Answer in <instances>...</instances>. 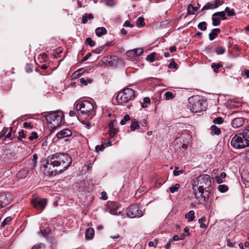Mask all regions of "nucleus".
Segmentation results:
<instances>
[{
  "label": "nucleus",
  "mask_w": 249,
  "mask_h": 249,
  "mask_svg": "<svg viewBox=\"0 0 249 249\" xmlns=\"http://www.w3.org/2000/svg\"><path fill=\"white\" fill-rule=\"evenodd\" d=\"M50 229L48 228H47L44 230L41 231V233L43 236H46L50 233Z\"/></svg>",
  "instance_id": "864d4df0"
},
{
  "label": "nucleus",
  "mask_w": 249,
  "mask_h": 249,
  "mask_svg": "<svg viewBox=\"0 0 249 249\" xmlns=\"http://www.w3.org/2000/svg\"><path fill=\"white\" fill-rule=\"evenodd\" d=\"M18 134H19V137L20 138H25V135L24 134V133L23 130L19 131L18 133Z\"/></svg>",
  "instance_id": "69168bd1"
},
{
  "label": "nucleus",
  "mask_w": 249,
  "mask_h": 249,
  "mask_svg": "<svg viewBox=\"0 0 249 249\" xmlns=\"http://www.w3.org/2000/svg\"><path fill=\"white\" fill-rule=\"evenodd\" d=\"M231 144L234 148L236 149H243L249 146L245 129L243 132L236 134L232 137Z\"/></svg>",
  "instance_id": "20e7f679"
},
{
  "label": "nucleus",
  "mask_w": 249,
  "mask_h": 249,
  "mask_svg": "<svg viewBox=\"0 0 249 249\" xmlns=\"http://www.w3.org/2000/svg\"><path fill=\"white\" fill-rule=\"evenodd\" d=\"M137 25L138 27H142L145 25L144 20L142 17H139L137 20Z\"/></svg>",
  "instance_id": "72a5a7b5"
},
{
  "label": "nucleus",
  "mask_w": 249,
  "mask_h": 249,
  "mask_svg": "<svg viewBox=\"0 0 249 249\" xmlns=\"http://www.w3.org/2000/svg\"><path fill=\"white\" fill-rule=\"evenodd\" d=\"M215 179L216 180V182L218 183H221L222 182V178L220 177H216Z\"/></svg>",
  "instance_id": "338daca9"
},
{
  "label": "nucleus",
  "mask_w": 249,
  "mask_h": 249,
  "mask_svg": "<svg viewBox=\"0 0 249 249\" xmlns=\"http://www.w3.org/2000/svg\"><path fill=\"white\" fill-rule=\"evenodd\" d=\"M198 28L202 31H205L207 29L206 23L204 21L200 22L198 24Z\"/></svg>",
  "instance_id": "c9c22d12"
},
{
  "label": "nucleus",
  "mask_w": 249,
  "mask_h": 249,
  "mask_svg": "<svg viewBox=\"0 0 249 249\" xmlns=\"http://www.w3.org/2000/svg\"><path fill=\"white\" fill-rule=\"evenodd\" d=\"M12 220V218L11 217H6L2 222V223L1 224V227H4L5 225L8 224L9 222H11Z\"/></svg>",
  "instance_id": "c03bdc74"
},
{
  "label": "nucleus",
  "mask_w": 249,
  "mask_h": 249,
  "mask_svg": "<svg viewBox=\"0 0 249 249\" xmlns=\"http://www.w3.org/2000/svg\"><path fill=\"white\" fill-rule=\"evenodd\" d=\"M173 241L172 240H170L165 245V247L166 248H169L171 245V243H172Z\"/></svg>",
  "instance_id": "774afa93"
},
{
  "label": "nucleus",
  "mask_w": 249,
  "mask_h": 249,
  "mask_svg": "<svg viewBox=\"0 0 249 249\" xmlns=\"http://www.w3.org/2000/svg\"><path fill=\"white\" fill-rule=\"evenodd\" d=\"M225 12H226L229 16H233L235 15V13L233 9H230L228 7H227L225 9Z\"/></svg>",
  "instance_id": "e433bc0d"
},
{
  "label": "nucleus",
  "mask_w": 249,
  "mask_h": 249,
  "mask_svg": "<svg viewBox=\"0 0 249 249\" xmlns=\"http://www.w3.org/2000/svg\"><path fill=\"white\" fill-rule=\"evenodd\" d=\"M52 163L56 167H60L63 169H66L71 164L72 160L69 155L64 153H57L53 154L51 158Z\"/></svg>",
  "instance_id": "f03ea898"
},
{
  "label": "nucleus",
  "mask_w": 249,
  "mask_h": 249,
  "mask_svg": "<svg viewBox=\"0 0 249 249\" xmlns=\"http://www.w3.org/2000/svg\"><path fill=\"white\" fill-rule=\"evenodd\" d=\"M11 199V195L9 193L0 195V204L2 207L8 204Z\"/></svg>",
  "instance_id": "4468645a"
},
{
  "label": "nucleus",
  "mask_w": 249,
  "mask_h": 249,
  "mask_svg": "<svg viewBox=\"0 0 249 249\" xmlns=\"http://www.w3.org/2000/svg\"><path fill=\"white\" fill-rule=\"evenodd\" d=\"M127 215L131 218L140 217L143 215V212L140 210L137 205L134 204L130 206L127 208Z\"/></svg>",
  "instance_id": "1a4fd4ad"
},
{
  "label": "nucleus",
  "mask_w": 249,
  "mask_h": 249,
  "mask_svg": "<svg viewBox=\"0 0 249 249\" xmlns=\"http://www.w3.org/2000/svg\"><path fill=\"white\" fill-rule=\"evenodd\" d=\"M156 55V53H152L147 56L146 59L150 62H153L155 60Z\"/></svg>",
  "instance_id": "473e14b6"
},
{
  "label": "nucleus",
  "mask_w": 249,
  "mask_h": 249,
  "mask_svg": "<svg viewBox=\"0 0 249 249\" xmlns=\"http://www.w3.org/2000/svg\"><path fill=\"white\" fill-rule=\"evenodd\" d=\"M214 16H217L220 17L222 19H226L225 14L224 11L218 12L214 13Z\"/></svg>",
  "instance_id": "4c0bfd02"
},
{
  "label": "nucleus",
  "mask_w": 249,
  "mask_h": 249,
  "mask_svg": "<svg viewBox=\"0 0 249 249\" xmlns=\"http://www.w3.org/2000/svg\"><path fill=\"white\" fill-rule=\"evenodd\" d=\"M217 16H214V14L212 15L213 25V26H218L220 23V20L219 18L216 17Z\"/></svg>",
  "instance_id": "cd10ccee"
},
{
  "label": "nucleus",
  "mask_w": 249,
  "mask_h": 249,
  "mask_svg": "<svg viewBox=\"0 0 249 249\" xmlns=\"http://www.w3.org/2000/svg\"><path fill=\"white\" fill-rule=\"evenodd\" d=\"M37 159H38L37 155L36 154H34L33 156V162L34 167H35L36 166V164Z\"/></svg>",
  "instance_id": "bf43d9fd"
},
{
  "label": "nucleus",
  "mask_w": 249,
  "mask_h": 249,
  "mask_svg": "<svg viewBox=\"0 0 249 249\" xmlns=\"http://www.w3.org/2000/svg\"><path fill=\"white\" fill-rule=\"evenodd\" d=\"M90 55H91V53H88V54H87L86 55V56H85L83 57V58L82 59V62H84V61L87 60L89 59V58L90 56Z\"/></svg>",
  "instance_id": "0e129e2a"
},
{
  "label": "nucleus",
  "mask_w": 249,
  "mask_h": 249,
  "mask_svg": "<svg viewBox=\"0 0 249 249\" xmlns=\"http://www.w3.org/2000/svg\"><path fill=\"white\" fill-rule=\"evenodd\" d=\"M56 166L53 163H52L51 159H48L46 164L44 166V173L48 175H53V174H56V170L53 169Z\"/></svg>",
  "instance_id": "f8f14e48"
},
{
  "label": "nucleus",
  "mask_w": 249,
  "mask_h": 249,
  "mask_svg": "<svg viewBox=\"0 0 249 249\" xmlns=\"http://www.w3.org/2000/svg\"><path fill=\"white\" fill-rule=\"evenodd\" d=\"M180 185L178 183L175 184L174 185L171 186L169 187V189L171 193H174L177 192L179 188Z\"/></svg>",
  "instance_id": "2f4dec72"
},
{
  "label": "nucleus",
  "mask_w": 249,
  "mask_h": 249,
  "mask_svg": "<svg viewBox=\"0 0 249 249\" xmlns=\"http://www.w3.org/2000/svg\"><path fill=\"white\" fill-rule=\"evenodd\" d=\"M23 127L26 128L31 129L32 125L31 123L24 122L23 123Z\"/></svg>",
  "instance_id": "13d9d810"
},
{
  "label": "nucleus",
  "mask_w": 249,
  "mask_h": 249,
  "mask_svg": "<svg viewBox=\"0 0 249 249\" xmlns=\"http://www.w3.org/2000/svg\"><path fill=\"white\" fill-rule=\"evenodd\" d=\"M217 8V5H215L214 2H208L203 7L202 10L213 9Z\"/></svg>",
  "instance_id": "b1692460"
},
{
  "label": "nucleus",
  "mask_w": 249,
  "mask_h": 249,
  "mask_svg": "<svg viewBox=\"0 0 249 249\" xmlns=\"http://www.w3.org/2000/svg\"><path fill=\"white\" fill-rule=\"evenodd\" d=\"M107 33V31L104 27H98L95 30L96 35L98 36H101L103 35H105Z\"/></svg>",
  "instance_id": "4be33fe9"
},
{
  "label": "nucleus",
  "mask_w": 249,
  "mask_h": 249,
  "mask_svg": "<svg viewBox=\"0 0 249 249\" xmlns=\"http://www.w3.org/2000/svg\"><path fill=\"white\" fill-rule=\"evenodd\" d=\"M130 120V116L128 114H126L124 117V118L121 121L120 124L121 125H124L126 122Z\"/></svg>",
  "instance_id": "ea45409f"
},
{
  "label": "nucleus",
  "mask_w": 249,
  "mask_h": 249,
  "mask_svg": "<svg viewBox=\"0 0 249 249\" xmlns=\"http://www.w3.org/2000/svg\"><path fill=\"white\" fill-rule=\"evenodd\" d=\"M119 208V206L118 203L115 202H108L107 203V211L109 213L114 215H118L120 213L117 212Z\"/></svg>",
  "instance_id": "ddd939ff"
},
{
  "label": "nucleus",
  "mask_w": 249,
  "mask_h": 249,
  "mask_svg": "<svg viewBox=\"0 0 249 249\" xmlns=\"http://www.w3.org/2000/svg\"><path fill=\"white\" fill-rule=\"evenodd\" d=\"M38 137L37 134L36 132H33L31 133V135L29 137V139L30 140H33L34 139H37Z\"/></svg>",
  "instance_id": "603ef678"
},
{
  "label": "nucleus",
  "mask_w": 249,
  "mask_h": 249,
  "mask_svg": "<svg viewBox=\"0 0 249 249\" xmlns=\"http://www.w3.org/2000/svg\"><path fill=\"white\" fill-rule=\"evenodd\" d=\"M206 101L199 95L193 96L189 98L188 107L194 113L200 112L205 110Z\"/></svg>",
  "instance_id": "7ed1b4c3"
},
{
  "label": "nucleus",
  "mask_w": 249,
  "mask_h": 249,
  "mask_svg": "<svg viewBox=\"0 0 249 249\" xmlns=\"http://www.w3.org/2000/svg\"><path fill=\"white\" fill-rule=\"evenodd\" d=\"M150 103V99L148 97H145L143 99V103L141 104V106L142 108H145L147 107V104Z\"/></svg>",
  "instance_id": "f704fd0d"
},
{
  "label": "nucleus",
  "mask_w": 249,
  "mask_h": 249,
  "mask_svg": "<svg viewBox=\"0 0 249 249\" xmlns=\"http://www.w3.org/2000/svg\"><path fill=\"white\" fill-rule=\"evenodd\" d=\"M28 173V171L26 170H20L18 173V176L19 177L23 178L24 177H26Z\"/></svg>",
  "instance_id": "79ce46f5"
},
{
  "label": "nucleus",
  "mask_w": 249,
  "mask_h": 249,
  "mask_svg": "<svg viewBox=\"0 0 249 249\" xmlns=\"http://www.w3.org/2000/svg\"><path fill=\"white\" fill-rule=\"evenodd\" d=\"M143 52V50L142 48H137L128 51L126 55L128 57H136L141 54Z\"/></svg>",
  "instance_id": "dca6fc26"
},
{
  "label": "nucleus",
  "mask_w": 249,
  "mask_h": 249,
  "mask_svg": "<svg viewBox=\"0 0 249 249\" xmlns=\"http://www.w3.org/2000/svg\"><path fill=\"white\" fill-rule=\"evenodd\" d=\"M220 32V30L219 29H213L212 30L211 32L209 35V39L211 41L214 39L217 36L218 33Z\"/></svg>",
  "instance_id": "6ab92c4d"
},
{
  "label": "nucleus",
  "mask_w": 249,
  "mask_h": 249,
  "mask_svg": "<svg viewBox=\"0 0 249 249\" xmlns=\"http://www.w3.org/2000/svg\"><path fill=\"white\" fill-rule=\"evenodd\" d=\"M225 52V49L222 47H218L216 50V53L217 54H222Z\"/></svg>",
  "instance_id": "49530a36"
},
{
  "label": "nucleus",
  "mask_w": 249,
  "mask_h": 249,
  "mask_svg": "<svg viewBox=\"0 0 249 249\" xmlns=\"http://www.w3.org/2000/svg\"><path fill=\"white\" fill-rule=\"evenodd\" d=\"M222 66L221 63H212L211 64V67L213 69V71L215 72H217L219 71V69Z\"/></svg>",
  "instance_id": "7c9ffc66"
},
{
  "label": "nucleus",
  "mask_w": 249,
  "mask_h": 249,
  "mask_svg": "<svg viewBox=\"0 0 249 249\" xmlns=\"http://www.w3.org/2000/svg\"><path fill=\"white\" fill-rule=\"evenodd\" d=\"M85 71V70L83 68H82V69H80L78 70H77L76 71H75L73 73V76L74 77H80L82 74H83Z\"/></svg>",
  "instance_id": "c85d7f7f"
},
{
  "label": "nucleus",
  "mask_w": 249,
  "mask_h": 249,
  "mask_svg": "<svg viewBox=\"0 0 249 249\" xmlns=\"http://www.w3.org/2000/svg\"><path fill=\"white\" fill-rule=\"evenodd\" d=\"M244 124V119L243 117H235L231 121V125L235 128L241 127Z\"/></svg>",
  "instance_id": "2eb2a0df"
},
{
  "label": "nucleus",
  "mask_w": 249,
  "mask_h": 249,
  "mask_svg": "<svg viewBox=\"0 0 249 249\" xmlns=\"http://www.w3.org/2000/svg\"><path fill=\"white\" fill-rule=\"evenodd\" d=\"M174 147H175V150L178 151V152H183L184 151H183V146H182V143H181V142H178V143L177 142V139H176L175 140V141H174Z\"/></svg>",
  "instance_id": "412c9836"
},
{
  "label": "nucleus",
  "mask_w": 249,
  "mask_h": 249,
  "mask_svg": "<svg viewBox=\"0 0 249 249\" xmlns=\"http://www.w3.org/2000/svg\"><path fill=\"white\" fill-rule=\"evenodd\" d=\"M85 43L86 44L89 45L90 47H93L94 45V42L91 39V38L88 37L86 39Z\"/></svg>",
  "instance_id": "a18cd8bd"
},
{
  "label": "nucleus",
  "mask_w": 249,
  "mask_h": 249,
  "mask_svg": "<svg viewBox=\"0 0 249 249\" xmlns=\"http://www.w3.org/2000/svg\"><path fill=\"white\" fill-rule=\"evenodd\" d=\"M140 127V125L138 121L135 119L131 120V124L130 125V129L132 131H134L136 129Z\"/></svg>",
  "instance_id": "393cba45"
},
{
  "label": "nucleus",
  "mask_w": 249,
  "mask_h": 249,
  "mask_svg": "<svg viewBox=\"0 0 249 249\" xmlns=\"http://www.w3.org/2000/svg\"><path fill=\"white\" fill-rule=\"evenodd\" d=\"M213 122L216 124H222L223 122V120L221 117H217L213 120Z\"/></svg>",
  "instance_id": "de8ad7c7"
},
{
  "label": "nucleus",
  "mask_w": 249,
  "mask_h": 249,
  "mask_svg": "<svg viewBox=\"0 0 249 249\" xmlns=\"http://www.w3.org/2000/svg\"><path fill=\"white\" fill-rule=\"evenodd\" d=\"M211 190L209 189H198L194 191L195 197L199 202L202 204L206 203L209 198Z\"/></svg>",
  "instance_id": "6e6552de"
},
{
  "label": "nucleus",
  "mask_w": 249,
  "mask_h": 249,
  "mask_svg": "<svg viewBox=\"0 0 249 249\" xmlns=\"http://www.w3.org/2000/svg\"><path fill=\"white\" fill-rule=\"evenodd\" d=\"M185 217L188 219L189 222L193 221L195 218V212L193 210L190 211L188 213L185 214Z\"/></svg>",
  "instance_id": "5701e85b"
},
{
  "label": "nucleus",
  "mask_w": 249,
  "mask_h": 249,
  "mask_svg": "<svg viewBox=\"0 0 249 249\" xmlns=\"http://www.w3.org/2000/svg\"><path fill=\"white\" fill-rule=\"evenodd\" d=\"M124 26L126 27H130L133 28L134 27V25L132 24H131L130 21L126 20L125 21V22L124 24Z\"/></svg>",
  "instance_id": "6e6d98bb"
},
{
  "label": "nucleus",
  "mask_w": 249,
  "mask_h": 249,
  "mask_svg": "<svg viewBox=\"0 0 249 249\" xmlns=\"http://www.w3.org/2000/svg\"><path fill=\"white\" fill-rule=\"evenodd\" d=\"M94 234V230L91 228H88L86 231L85 236L87 239H91L93 238Z\"/></svg>",
  "instance_id": "aec40b11"
},
{
  "label": "nucleus",
  "mask_w": 249,
  "mask_h": 249,
  "mask_svg": "<svg viewBox=\"0 0 249 249\" xmlns=\"http://www.w3.org/2000/svg\"><path fill=\"white\" fill-rule=\"evenodd\" d=\"M74 105L75 108L79 113L90 116V118L95 114L93 104L88 101H77Z\"/></svg>",
  "instance_id": "f257e3e1"
},
{
  "label": "nucleus",
  "mask_w": 249,
  "mask_h": 249,
  "mask_svg": "<svg viewBox=\"0 0 249 249\" xmlns=\"http://www.w3.org/2000/svg\"><path fill=\"white\" fill-rule=\"evenodd\" d=\"M63 115L62 111L53 112L46 115V120L50 125L52 132L61 124Z\"/></svg>",
  "instance_id": "423d86ee"
},
{
  "label": "nucleus",
  "mask_w": 249,
  "mask_h": 249,
  "mask_svg": "<svg viewBox=\"0 0 249 249\" xmlns=\"http://www.w3.org/2000/svg\"><path fill=\"white\" fill-rule=\"evenodd\" d=\"M218 190L221 193L226 192L228 188V187L225 185H220L218 187Z\"/></svg>",
  "instance_id": "a19ab883"
},
{
  "label": "nucleus",
  "mask_w": 249,
  "mask_h": 249,
  "mask_svg": "<svg viewBox=\"0 0 249 249\" xmlns=\"http://www.w3.org/2000/svg\"><path fill=\"white\" fill-rule=\"evenodd\" d=\"M103 49V47H100L97 48L96 49H95L93 51V52L95 53L99 54L100 53V52L102 51Z\"/></svg>",
  "instance_id": "052dcab7"
},
{
  "label": "nucleus",
  "mask_w": 249,
  "mask_h": 249,
  "mask_svg": "<svg viewBox=\"0 0 249 249\" xmlns=\"http://www.w3.org/2000/svg\"><path fill=\"white\" fill-rule=\"evenodd\" d=\"M89 83H91L92 82V80L91 79H87V80L85 79L84 78H82L80 79V82L81 83L83 84V85L86 86L88 84V82Z\"/></svg>",
  "instance_id": "09e8293b"
},
{
  "label": "nucleus",
  "mask_w": 249,
  "mask_h": 249,
  "mask_svg": "<svg viewBox=\"0 0 249 249\" xmlns=\"http://www.w3.org/2000/svg\"><path fill=\"white\" fill-rule=\"evenodd\" d=\"M72 134L71 131L68 128L64 129L56 134V136L58 139H62L64 137H69Z\"/></svg>",
  "instance_id": "f3484780"
},
{
  "label": "nucleus",
  "mask_w": 249,
  "mask_h": 249,
  "mask_svg": "<svg viewBox=\"0 0 249 249\" xmlns=\"http://www.w3.org/2000/svg\"><path fill=\"white\" fill-rule=\"evenodd\" d=\"M168 67L170 69H177V64L175 63L174 60H172L169 64L168 65Z\"/></svg>",
  "instance_id": "8fccbe9b"
},
{
  "label": "nucleus",
  "mask_w": 249,
  "mask_h": 249,
  "mask_svg": "<svg viewBox=\"0 0 249 249\" xmlns=\"http://www.w3.org/2000/svg\"><path fill=\"white\" fill-rule=\"evenodd\" d=\"M105 148V146L103 144L98 145L95 147V150L96 152H99L103 151Z\"/></svg>",
  "instance_id": "5fc2aeb1"
},
{
  "label": "nucleus",
  "mask_w": 249,
  "mask_h": 249,
  "mask_svg": "<svg viewBox=\"0 0 249 249\" xmlns=\"http://www.w3.org/2000/svg\"><path fill=\"white\" fill-rule=\"evenodd\" d=\"M214 2L215 5H216V6L217 5V8L219 6L222 5V4L223 3V1L221 0H215Z\"/></svg>",
  "instance_id": "e2e57ef3"
},
{
  "label": "nucleus",
  "mask_w": 249,
  "mask_h": 249,
  "mask_svg": "<svg viewBox=\"0 0 249 249\" xmlns=\"http://www.w3.org/2000/svg\"><path fill=\"white\" fill-rule=\"evenodd\" d=\"M41 247H43V249H44L45 246L43 244H41L38 245L37 246V245L34 246V247H32V248L31 249H41Z\"/></svg>",
  "instance_id": "680f3d73"
},
{
  "label": "nucleus",
  "mask_w": 249,
  "mask_h": 249,
  "mask_svg": "<svg viewBox=\"0 0 249 249\" xmlns=\"http://www.w3.org/2000/svg\"><path fill=\"white\" fill-rule=\"evenodd\" d=\"M114 121H113L109 123L108 124L109 129V137L111 138H113L118 132V129L114 127Z\"/></svg>",
  "instance_id": "a211bd4d"
},
{
  "label": "nucleus",
  "mask_w": 249,
  "mask_h": 249,
  "mask_svg": "<svg viewBox=\"0 0 249 249\" xmlns=\"http://www.w3.org/2000/svg\"><path fill=\"white\" fill-rule=\"evenodd\" d=\"M211 129L212 134L213 135H219L220 134L221 131L220 129L214 124L212 125Z\"/></svg>",
  "instance_id": "bb28decb"
},
{
  "label": "nucleus",
  "mask_w": 249,
  "mask_h": 249,
  "mask_svg": "<svg viewBox=\"0 0 249 249\" xmlns=\"http://www.w3.org/2000/svg\"><path fill=\"white\" fill-rule=\"evenodd\" d=\"M183 171L182 170H179L178 167H176L173 171L174 175L175 176H178L180 173H182Z\"/></svg>",
  "instance_id": "3c124183"
},
{
  "label": "nucleus",
  "mask_w": 249,
  "mask_h": 249,
  "mask_svg": "<svg viewBox=\"0 0 249 249\" xmlns=\"http://www.w3.org/2000/svg\"><path fill=\"white\" fill-rule=\"evenodd\" d=\"M106 4L109 7H113L115 5V3L113 0H107L106 2Z\"/></svg>",
  "instance_id": "4d7b16f0"
},
{
  "label": "nucleus",
  "mask_w": 249,
  "mask_h": 249,
  "mask_svg": "<svg viewBox=\"0 0 249 249\" xmlns=\"http://www.w3.org/2000/svg\"><path fill=\"white\" fill-rule=\"evenodd\" d=\"M164 95L166 100H170L174 98V95L172 92L167 91L165 93Z\"/></svg>",
  "instance_id": "58836bf2"
},
{
  "label": "nucleus",
  "mask_w": 249,
  "mask_h": 249,
  "mask_svg": "<svg viewBox=\"0 0 249 249\" xmlns=\"http://www.w3.org/2000/svg\"><path fill=\"white\" fill-rule=\"evenodd\" d=\"M212 185V180L209 175L204 174L198 176L193 184L194 191L198 189H209Z\"/></svg>",
  "instance_id": "39448f33"
},
{
  "label": "nucleus",
  "mask_w": 249,
  "mask_h": 249,
  "mask_svg": "<svg viewBox=\"0 0 249 249\" xmlns=\"http://www.w3.org/2000/svg\"><path fill=\"white\" fill-rule=\"evenodd\" d=\"M93 18V16L92 14H89L88 15L87 14L84 15L82 17V23L85 24L87 22L89 19Z\"/></svg>",
  "instance_id": "a878e982"
},
{
  "label": "nucleus",
  "mask_w": 249,
  "mask_h": 249,
  "mask_svg": "<svg viewBox=\"0 0 249 249\" xmlns=\"http://www.w3.org/2000/svg\"><path fill=\"white\" fill-rule=\"evenodd\" d=\"M135 96V91L133 89L125 88L117 94L116 100L119 104H123L133 100Z\"/></svg>",
  "instance_id": "0eeeda50"
},
{
  "label": "nucleus",
  "mask_w": 249,
  "mask_h": 249,
  "mask_svg": "<svg viewBox=\"0 0 249 249\" xmlns=\"http://www.w3.org/2000/svg\"><path fill=\"white\" fill-rule=\"evenodd\" d=\"M190 140V136L186 133L182 134L180 137L177 138V142H181L183 146V151H185L188 148V144Z\"/></svg>",
  "instance_id": "9d476101"
},
{
  "label": "nucleus",
  "mask_w": 249,
  "mask_h": 249,
  "mask_svg": "<svg viewBox=\"0 0 249 249\" xmlns=\"http://www.w3.org/2000/svg\"><path fill=\"white\" fill-rule=\"evenodd\" d=\"M206 221V218L205 217H202L198 220V222L200 224V227L201 228H204L206 227V225L204 224V222Z\"/></svg>",
  "instance_id": "37998d69"
},
{
  "label": "nucleus",
  "mask_w": 249,
  "mask_h": 249,
  "mask_svg": "<svg viewBox=\"0 0 249 249\" xmlns=\"http://www.w3.org/2000/svg\"><path fill=\"white\" fill-rule=\"evenodd\" d=\"M47 203L45 198H36L32 201V204L37 209L43 210Z\"/></svg>",
  "instance_id": "9b49d317"
},
{
  "label": "nucleus",
  "mask_w": 249,
  "mask_h": 249,
  "mask_svg": "<svg viewBox=\"0 0 249 249\" xmlns=\"http://www.w3.org/2000/svg\"><path fill=\"white\" fill-rule=\"evenodd\" d=\"M197 10V8L194 7L192 4H189L187 8V12L189 15H193Z\"/></svg>",
  "instance_id": "c756f323"
}]
</instances>
